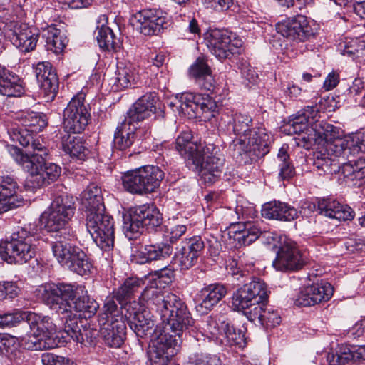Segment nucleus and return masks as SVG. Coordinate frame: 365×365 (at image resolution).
I'll return each instance as SVG.
<instances>
[{"instance_id":"nucleus-48","label":"nucleus","mask_w":365,"mask_h":365,"mask_svg":"<svg viewBox=\"0 0 365 365\" xmlns=\"http://www.w3.org/2000/svg\"><path fill=\"white\" fill-rule=\"evenodd\" d=\"M143 284L142 279L130 277L127 279L123 284L118 289L115 294V297L120 304H122L123 300L130 297Z\"/></svg>"},{"instance_id":"nucleus-20","label":"nucleus","mask_w":365,"mask_h":365,"mask_svg":"<svg viewBox=\"0 0 365 365\" xmlns=\"http://www.w3.org/2000/svg\"><path fill=\"white\" fill-rule=\"evenodd\" d=\"M123 228H156L160 225V214L145 205L138 207L122 215Z\"/></svg>"},{"instance_id":"nucleus-35","label":"nucleus","mask_w":365,"mask_h":365,"mask_svg":"<svg viewBox=\"0 0 365 365\" xmlns=\"http://www.w3.org/2000/svg\"><path fill=\"white\" fill-rule=\"evenodd\" d=\"M246 317L254 323H259L266 328L274 327L279 325L281 317L272 308L267 306L266 302H262L252 309V311L245 312Z\"/></svg>"},{"instance_id":"nucleus-22","label":"nucleus","mask_w":365,"mask_h":365,"mask_svg":"<svg viewBox=\"0 0 365 365\" xmlns=\"http://www.w3.org/2000/svg\"><path fill=\"white\" fill-rule=\"evenodd\" d=\"M333 293V287L329 283L314 284L301 289L295 299L294 304L299 307L314 306L322 302L328 301Z\"/></svg>"},{"instance_id":"nucleus-39","label":"nucleus","mask_w":365,"mask_h":365,"mask_svg":"<svg viewBox=\"0 0 365 365\" xmlns=\"http://www.w3.org/2000/svg\"><path fill=\"white\" fill-rule=\"evenodd\" d=\"M17 119L24 128L34 133L41 131L47 125L45 115L34 111H21L18 114Z\"/></svg>"},{"instance_id":"nucleus-18","label":"nucleus","mask_w":365,"mask_h":365,"mask_svg":"<svg viewBox=\"0 0 365 365\" xmlns=\"http://www.w3.org/2000/svg\"><path fill=\"white\" fill-rule=\"evenodd\" d=\"M124 309L130 327L138 337L143 338L151 334L155 323L144 303L133 301L125 304Z\"/></svg>"},{"instance_id":"nucleus-13","label":"nucleus","mask_w":365,"mask_h":365,"mask_svg":"<svg viewBox=\"0 0 365 365\" xmlns=\"http://www.w3.org/2000/svg\"><path fill=\"white\" fill-rule=\"evenodd\" d=\"M74 210L72 197L67 195L58 196L53 201L49 211L41 215L39 226L41 228H62L73 216Z\"/></svg>"},{"instance_id":"nucleus-7","label":"nucleus","mask_w":365,"mask_h":365,"mask_svg":"<svg viewBox=\"0 0 365 365\" xmlns=\"http://www.w3.org/2000/svg\"><path fill=\"white\" fill-rule=\"evenodd\" d=\"M32 159L22 155L19 158L20 165L29 173L25 182L26 188L31 190L40 188L60 176L61 169L56 164L46 163V158L39 156H34Z\"/></svg>"},{"instance_id":"nucleus-47","label":"nucleus","mask_w":365,"mask_h":365,"mask_svg":"<svg viewBox=\"0 0 365 365\" xmlns=\"http://www.w3.org/2000/svg\"><path fill=\"white\" fill-rule=\"evenodd\" d=\"M76 254L67 267L80 275H84L90 272L92 267L84 252L79 247L76 250Z\"/></svg>"},{"instance_id":"nucleus-36","label":"nucleus","mask_w":365,"mask_h":365,"mask_svg":"<svg viewBox=\"0 0 365 365\" xmlns=\"http://www.w3.org/2000/svg\"><path fill=\"white\" fill-rule=\"evenodd\" d=\"M262 216L269 220L292 221L298 217V212L287 203L274 201L263 205Z\"/></svg>"},{"instance_id":"nucleus-6","label":"nucleus","mask_w":365,"mask_h":365,"mask_svg":"<svg viewBox=\"0 0 365 365\" xmlns=\"http://www.w3.org/2000/svg\"><path fill=\"white\" fill-rule=\"evenodd\" d=\"M81 200L86 213V228H114L113 217L104 213L105 205L100 187L90 184L82 192Z\"/></svg>"},{"instance_id":"nucleus-16","label":"nucleus","mask_w":365,"mask_h":365,"mask_svg":"<svg viewBox=\"0 0 365 365\" xmlns=\"http://www.w3.org/2000/svg\"><path fill=\"white\" fill-rule=\"evenodd\" d=\"M282 243L272 262L273 267L282 272L301 269L305 264V259L297 243L288 237H282Z\"/></svg>"},{"instance_id":"nucleus-11","label":"nucleus","mask_w":365,"mask_h":365,"mask_svg":"<svg viewBox=\"0 0 365 365\" xmlns=\"http://www.w3.org/2000/svg\"><path fill=\"white\" fill-rule=\"evenodd\" d=\"M198 158L199 165H193L204 183L210 185L218 180L225 160L219 148L214 144L206 145Z\"/></svg>"},{"instance_id":"nucleus-49","label":"nucleus","mask_w":365,"mask_h":365,"mask_svg":"<svg viewBox=\"0 0 365 365\" xmlns=\"http://www.w3.org/2000/svg\"><path fill=\"white\" fill-rule=\"evenodd\" d=\"M276 160L279 168V177L281 180H288L294 175V169L289 161L287 148L284 146L279 150Z\"/></svg>"},{"instance_id":"nucleus-10","label":"nucleus","mask_w":365,"mask_h":365,"mask_svg":"<svg viewBox=\"0 0 365 365\" xmlns=\"http://www.w3.org/2000/svg\"><path fill=\"white\" fill-rule=\"evenodd\" d=\"M26 230L13 233L9 239L0 242V257L9 264H23L33 257L30 239L25 237Z\"/></svg>"},{"instance_id":"nucleus-1","label":"nucleus","mask_w":365,"mask_h":365,"mask_svg":"<svg viewBox=\"0 0 365 365\" xmlns=\"http://www.w3.org/2000/svg\"><path fill=\"white\" fill-rule=\"evenodd\" d=\"M319 110L316 106H307L290 117L282 127V131L287 135H299L304 148H309L312 145L325 148L344 159L365 152L364 133L341 138L337 128L327 122L319 121Z\"/></svg>"},{"instance_id":"nucleus-14","label":"nucleus","mask_w":365,"mask_h":365,"mask_svg":"<svg viewBox=\"0 0 365 365\" xmlns=\"http://www.w3.org/2000/svg\"><path fill=\"white\" fill-rule=\"evenodd\" d=\"M276 29L279 34L287 38L304 42L316 34L318 26L314 21L299 14L279 22Z\"/></svg>"},{"instance_id":"nucleus-27","label":"nucleus","mask_w":365,"mask_h":365,"mask_svg":"<svg viewBox=\"0 0 365 365\" xmlns=\"http://www.w3.org/2000/svg\"><path fill=\"white\" fill-rule=\"evenodd\" d=\"M99 325V334L105 344L113 348L120 347L125 337L126 326L124 320L117 319L112 322H103Z\"/></svg>"},{"instance_id":"nucleus-12","label":"nucleus","mask_w":365,"mask_h":365,"mask_svg":"<svg viewBox=\"0 0 365 365\" xmlns=\"http://www.w3.org/2000/svg\"><path fill=\"white\" fill-rule=\"evenodd\" d=\"M209 51L220 60H224L238 53L242 41L235 34L227 30L212 29L205 37Z\"/></svg>"},{"instance_id":"nucleus-58","label":"nucleus","mask_w":365,"mask_h":365,"mask_svg":"<svg viewBox=\"0 0 365 365\" xmlns=\"http://www.w3.org/2000/svg\"><path fill=\"white\" fill-rule=\"evenodd\" d=\"M43 365H76L69 359L53 354V353H44L41 356Z\"/></svg>"},{"instance_id":"nucleus-30","label":"nucleus","mask_w":365,"mask_h":365,"mask_svg":"<svg viewBox=\"0 0 365 365\" xmlns=\"http://www.w3.org/2000/svg\"><path fill=\"white\" fill-rule=\"evenodd\" d=\"M188 75L202 88L207 91L214 89L215 81L211 68L204 57H198L193 62L188 69Z\"/></svg>"},{"instance_id":"nucleus-28","label":"nucleus","mask_w":365,"mask_h":365,"mask_svg":"<svg viewBox=\"0 0 365 365\" xmlns=\"http://www.w3.org/2000/svg\"><path fill=\"white\" fill-rule=\"evenodd\" d=\"M158 98L155 93H148L140 97L127 113L125 119L133 123L143 120L155 113Z\"/></svg>"},{"instance_id":"nucleus-3","label":"nucleus","mask_w":365,"mask_h":365,"mask_svg":"<svg viewBox=\"0 0 365 365\" xmlns=\"http://www.w3.org/2000/svg\"><path fill=\"white\" fill-rule=\"evenodd\" d=\"M44 303L56 312L63 314L65 321L70 315L90 318L99 307L98 304L86 294L84 287L74 288L68 284H46L38 289Z\"/></svg>"},{"instance_id":"nucleus-9","label":"nucleus","mask_w":365,"mask_h":365,"mask_svg":"<svg viewBox=\"0 0 365 365\" xmlns=\"http://www.w3.org/2000/svg\"><path fill=\"white\" fill-rule=\"evenodd\" d=\"M267 299L266 284L259 278H253L234 292L231 303L234 310L243 312L245 315L247 311H252V308Z\"/></svg>"},{"instance_id":"nucleus-64","label":"nucleus","mask_w":365,"mask_h":365,"mask_svg":"<svg viewBox=\"0 0 365 365\" xmlns=\"http://www.w3.org/2000/svg\"><path fill=\"white\" fill-rule=\"evenodd\" d=\"M203 248L204 242L202 239L200 237H194L190 239L187 251L196 255V258L198 259Z\"/></svg>"},{"instance_id":"nucleus-38","label":"nucleus","mask_w":365,"mask_h":365,"mask_svg":"<svg viewBox=\"0 0 365 365\" xmlns=\"http://www.w3.org/2000/svg\"><path fill=\"white\" fill-rule=\"evenodd\" d=\"M24 93L19 76L0 65V93L8 97H19Z\"/></svg>"},{"instance_id":"nucleus-19","label":"nucleus","mask_w":365,"mask_h":365,"mask_svg":"<svg viewBox=\"0 0 365 365\" xmlns=\"http://www.w3.org/2000/svg\"><path fill=\"white\" fill-rule=\"evenodd\" d=\"M48 232L55 240L52 246L54 257L62 266L67 267L78 248L66 242L76 237L74 232L72 230H48Z\"/></svg>"},{"instance_id":"nucleus-43","label":"nucleus","mask_w":365,"mask_h":365,"mask_svg":"<svg viewBox=\"0 0 365 365\" xmlns=\"http://www.w3.org/2000/svg\"><path fill=\"white\" fill-rule=\"evenodd\" d=\"M31 147L32 148V151H28L27 153H24L19 148L16 147L13 148L11 150V155H13L15 161L20 165V161L19 160V158L21 155L23 157H28L29 160H33V157H41L42 158H46L48 155V149L45 145H43L39 139H32L31 141Z\"/></svg>"},{"instance_id":"nucleus-2","label":"nucleus","mask_w":365,"mask_h":365,"mask_svg":"<svg viewBox=\"0 0 365 365\" xmlns=\"http://www.w3.org/2000/svg\"><path fill=\"white\" fill-rule=\"evenodd\" d=\"M144 299H151L155 310L160 317L163 328L154 331L148 356L151 365H167L173 349L181 342L183 331L192 327L194 320L185 304L175 294L159 295L158 290H145Z\"/></svg>"},{"instance_id":"nucleus-24","label":"nucleus","mask_w":365,"mask_h":365,"mask_svg":"<svg viewBox=\"0 0 365 365\" xmlns=\"http://www.w3.org/2000/svg\"><path fill=\"white\" fill-rule=\"evenodd\" d=\"M227 288L221 284H212L202 288L196 296V310L201 314L210 312L227 294Z\"/></svg>"},{"instance_id":"nucleus-44","label":"nucleus","mask_w":365,"mask_h":365,"mask_svg":"<svg viewBox=\"0 0 365 365\" xmlns=\"http://www.w3.org/2000/svg\"><path fill=\"white\" fill-rule=\"evenodd\" d=\"M342 173L347 180H356L365 179V158H359L354 163L349 160L344 163Z\"/></svg>"},{"instance_id":"nucleus-21","label":"nucleus","mask_w":365,"mask_h":365,"mask_svg":"<svg viewBox=\"0 0 365 365\" xmlns=\"http://www.w3.org/2000/svg\"><path fill=\"white\" fill-rule=\"evenodd\" d=\"M135 18L140 32L146 36L155 35L168 24L167 14L161 9H146L138 12Z\"/></svg>"},{"instance_id":"nucleus-25","label":"nucleus","mask_w":365,"mask_h":365,"mask_svg":"<svg viewBox=\"0 0 365 365\" xmlns=\"http://www.w3.org/2000/svg\"><path fill=\"white\" fill-rule=\"evenodd\" d=\"M98 333L99 331L91 327L89 324L79 326L77 318L73 315H70L68 320L64 322L61 337L63 339L70 337L74 341L90 345Z\"/></svg>"},{"instance_id":"nucleus-5","label":"nucleus","mask_w":365,"mask_h":365,"mask_svg":"<svg viewBox=\"0 0 365 365\" xmlns=\"http://www.w3.org/2000/svg\"><path fill=\"white\" fill-rule=\"evenodd\" d=\"M22 322L27 323L31 334L39 340L49 339L57 331L56 324L48 316L22 310L0 315L1 329L11 327Z\"/></svg>"},{"instance_id":"nucleus-51","label":"nucleus","mask_w":365,"mask_h":365,"mask_svg":"<svg viewBox=\"0 0 365 365\" xmlns=\"http://www.w3.org/2000/svg\"><path fill=\"white\" fill-rule=\"evenodd\" d=\"M117 319L123 320V315L120 314V311L113 299L107 297L103 306V312L99 316L98 323L101 324L103 322H112Z\"/></svg>"},{"instance_id":"nucleus-53","label":"nucleus","mask_w":365,"mask_h":365,"mask_svg":"<svg viewBox=\"0 0 365 365\" xmlns=\"http://www.w3.org/2000/svg\"><path fill=\"white\" fill-rule=\"evenodd\" d=\"M259 230H235L229 232L230 237L244 245H247L258 239Z\"/></svg>"},{"instance_id":"nucleus-62","label":"nucleus","mask_w":365,"mask_h":365,"mask_svg":"<svg viewBox=\"0 0 365 365\" xmlns=\"http://www.w3.org/2000/svg\"><path fill=\"white\" fill-rule=\"evenodd\" d=\"M354 359H356V357L352 346L351 347L343 346L340 347L337 356L339 365L347 364Z\"/></svg>"},{"instance_id":"nucleus-54","label":"nucleus","mask_w":365,"mask_h":365,"mask_svg":"<svg viewBox=\"0 0 365 365\" xmlns=\"http://www.w3.org/2000/svg\"><path fill=\"white\" fill-rule=\"evenodd\" d=\"M33 133L26 128H12L9 131L11 140L19 142L23 147L29 145L33 139Z\"/></svg>"},{"instance_id":"nucleus-50","label":"nucleus","mask_w":365,"mask_h":365,"mask_svg":"<svg viewBox=\"0 0 365 365\" xmlns=\"http://www.w3.org/2000/svg\"><path fill=\"white\" fill-rule=\"evenodd\" d=\"M222 335H225L227 343L230 346H242L245 344L243 332L230 325L228 322H222Z\"/></svg>"},{"instance_id":"nucleus-55","label":"nucleus","mask_w":365,"mask_h":365,"mask_svg":"<svg viewBox=\"0 0 365 365\" xmlns=\"http://www.w3.org/2000/svg\"><path fill=\"white\" fill-rule=\"evenodd\" d=\"M282 237H287L286 235H282L277 233L276 232H272L270 230H264L262 232L260 230L258 231V238L269 245H272L274 247L278 248L282 244Z\"/></svg>"},{"instance_id":"nucleus-29","label":"nucleus","mask_w":365,"mask_h":365,"mask_svg":"<svg viewBox=\"0 0 365 365\" xmlns=\"http://www.w3.org/2000/svg\"><path fill=\"white\" fill-rule=\"evenodd\" d=\"M184 234L181 230H165L163 239L165 243L160 245H148L143 252L145 255V261L160 260L168 257L173 252L171 246L168 242L175 243Z\"/></svg>"},{"instance_id":"nucleus-45","label":"nucleus","mask_w":365,"mask_h":365,"mask_svg":"<svg viewBox=\"0 0 365 365\" xmlns=\"http://www.w3.org/2000/svg\"><path fill=\"white\" fill-rule=\"evenodd\" d=\"M155 276H156V277H157V278L154 279L155 282L153 283H152L151 286L146 287L144 289L143 292L141 294L140 299L141 301L149 302L150 304H152L153 305H154L155 307V305L154 304V303L153 302V300L151 299H144L143 294L145 290H146L148 289H150V288H155L158 290V294L159 295L165 296L167 294H173V293H161L157 287L160 283L161 280L164 284L170 283L171 282L172 278L174 277V272L173 269L168 268L165 266V267H163L161 269L155 271Z\"/></svg>"},{"instance_id":"nucleus-17","label":"nucleus","mask_w":365,"mask_h":365,"mask_svg":"<svg viewBox=\"0 0 365 365\" xmlns=\"http://www.w3.org/2000/svg\"><path fill=\"white\" fill-rule=\"evenodd\" d=\"M6 35L19 51L28 53L36 48L39 33L34 26L21 22L11 21L7 25Z\"/></svg>"},{"instance_id":"nucleus-33","label":"nucleus","mask_w":365,"mask_h":365,"mask_svg":"<svg viewBox=\"0 0 365 365\" xmlns=\"http://www.w3.org/2000/svg\"><path fill=\"white\" fill-rule=\"evenodd\" d=\"M113 86L115 90L132 87L138 80L136 67L130 61L117 58Z\"/></svg>"},{"instance_id":"nucleus-40","label":"nucleus","mask_w":365,"mask_h":365,"mask_svg":"<svg viewBox=\"0 0 365 365\" xmlns=\"http://www.w3.org/2000/svg\"><path fill=\"white\" fill-rule=\"evenodd\" d=\"M62 148L65 153L81 160H84L88 154L81 138L73 135L63 137Z\"/></svg>"},{"instance_id":"nucleus-60","label":"nucleus","mask_w":365,"mask_h":365,"mask_svg":"<svg viewBox=\"0 0 365 365\" xmlns=\"http://www.w3.org/2000/svg\"><path fill=\"white\" fill-rule=\"evenodd\" d=\"M242 78L247 84L256 83L258 75L255 69L247 63H242L240 67Z\"/></svg>"},{"instance_id":"nucleus-15","label":"nucleus","mask_w":365,"mask_h":365,"mask_svg":"<svg viewBox=\"0 0 365 365\" xmlns=\"http://www.w3.org/2000/svg\"><path fill=\"white\" fill-rule=\"evenodd\" d=\"M84 96L82 93L74 96L63 110V126L68 132L80 133L88 123L90 113Z\"/></svg>"},{"instance_id":"nucleus-8","label":"nucleus","mask_w":365,"mask_h":365,"mask_svg":"<svg viewBox=\"0 0 365 365\" xmlns=\"http://www.w3.org/2000/svg\"><path fill=\"white\" fill-rule=\"evenodd\" d=\"M163 176V172L158 167L145 165L124 173L122 182L128 192L143 195L154 192Z\"/></svg>"},{"instance_id":"nucleus-56","label":"nucleus","mask_w":365,"mask_h":365,"mask_svg":"<svg viewBox=\"0 0 365 365\" xmlns=\"http://www.w3.org/2000/svg\"><path fill=\"white\" fill-rule=\"evenodd\" d=\"M16 339L8 334L0 335V353L9 356L17 348Z\"/></svg>"},{"instance_id":"nucleus-61","label":"nucleus","mask_w":365,"mask_h":365,"mask_svg":"<svg viewBox=\"0 0 365 365\" xmlns=\"http://www.w3.org/2000/svg\"><path fill=\"white\" fill-rule=\"evenodd\" d=\"M205 6L216 11H223L229 9L233 4L232 0H203Z\"/></svg>"},{"instance_id":"nucleus-32","label":"nucleus","mask_w":365,"mask_h":365,"mask_svg":"<svg viewBox=\"0 0 365 365\" xmlns=\"http://www.w3.org/2000/svg\"><path fill=\"white\" fill-rule=\"evenodd\" d=\"M339 158L344 159L342 156H338L332 154L325 148H317V151L314 153L313 165L317 168L319 175H331L338 172L340 169V165L344 162H339Z\"/></svg>"},{"instance_id":"nucleus-42","label":"nucleus","mask_w":365,"mask_h":365,"mask_svg":"<svg viewBox=\"0 0 365 365\" xmlns=\"http://www.w3.org/2000/svg\"><path fill=\"white\" fill-rule=\"evenodd\" d=\"M177 108L180 113L187 118L199 116V107L195 95L192 93H182L177 102Z\"/></svg>"},{"instance_id":"nucleus-59","label":"nucleus","mask_w":365,"mask_h":365,"mask_svg":"<svg viewBox=\"0 0 365 365\" xmlns=\"http://www.w3.org/2000/svg\"><path fill=\"white\" fill-rule=\"evenodd\" d=\"M199 107V116L202 113L214 111L217 108L215 101L209 96L195 95Z\"/></svg>"},{"instance_id":"nucleus-34","label":"nucleus","mask_w":365,"mask_h":365,"mask_svg":"<svg viewBox=\"0 0 365 365\" xmlns=\"http://www.w3.org/2000/svg\"><path fill=\"white\" fill-rule=\"evenodd\" d=\"M319 213L339 222L351 220L354 217L353 210L335 200L322 199L318 202Z\"/></svg>"},{"instance_id":"nucleus-57","label":"nucleus","mask_w":365,"mask_h":365,"mask_svg":"<svg viewBox=\"0 0 365 365\" xmlns=\"http://www.w3.org/2000/svg\"><path fill=\"white\" fill-rule=\"evenodd\" d=\"M196 255L190 254L185 248L182 249V252L177 256L175 263L182 270H186L192 267L197 262Z\"/></svg>"},{"instance_id":"nucleus-23","label":"nucleus","mask_w":365,"mask_h":365,"mask_svg":"<svg viewBox=\"0 0 365 365\" xmlns=\"http://www.w3.org/2000/svg\"><path fill=\"white\" fill-rule=\"evenodd\" d=\"M34 69L39 86L47 101H53L58 93V79L51 63L48 61L38 62L34 66Z\"/></svg>"},{"instance_id":"nucleus-4","label":"nucleus","mask_w":365,"mask_h":365,"mask_svg":"<svg viewBox=\"0 0 365 365\" xmlns=\"http://www.w3.org/2000/svg\"><path fill=\"white\" fill-rule=\"evenodd\" d=\"M232 123L237 137L229 148L234 158L247 163L264 157L269 152L273 136L264 126H254L252 118L242 113L233 115Z\"/></svg>"},{"instance_id":"nucleus-41","label":"nucleus","mask_w":365,"mask_h":365,"mask_svg":"<svg viewBox=\"0 0 365 365\" xmlns=\"http://www.w3.org/2000/svg\"><path fill=\"white\" fill-rule=\"evenodd\" d=\"M43 37L46 39L48 49L54 53H61L68 42L67 38L61 31L54 26H48L43 31Z\"/></svg>"},{"instance_id":"nucleus-52","label":"nucleus","mask_w":365,"mask_h":365,"mask_svg":"<svg viewBox=\"0 0 365 365\" xmlns=\"http://www.w3.org/2000/svg\"><path fill=\"white\" fill-rule=\"evenodd\" d=\"M96 39L101 48L110 50L115 48V38L112 30L106 26L98 27Z\"/></svg>"},{"instance_id":"nucleus-63","label":"nucleus","mask_w":365,"mask_h":365,"mask_svg":"<svg viewBox=\"0 0 365 365\" xmlns=\"http://www.w3.org/2000/svg\"><path fill=\"white\" fill-rule=\"evenodd\" d=\"M235 212L237 215H242V217L252 216L255 212L254 206L243 200H237Z\"/></svg>"},{"instance_id":"nucleus-31","label":"nucleus","mask_w":365,"mask_h":365,"mask_svg":"<svg viewBox=\"0 0 365 365\" xmlns=\"http://www.w3.org/2000/svg\"><path fill=\"white\" fill-rule=\"evenodd\" d=\"M18 186L11 177L0 179V213L19 207L23 204V199L16 195Z\"/></svg>"},{"instance_id":"nucleus-37","label":"nucleus","mask_w":365,"mask_h":365,"mask_svg":"<svg viewBox=\"0 0 365 365\" xmlns=\"http://www.w3.org/2000/svg\"><path fill=\"white\" fill-rule=\"evenodd\" d=\"M138 129L135 123L124 119L117 127L114 134L113 143L116 149L126 150L136 141Z\"/></svg>"},{"instance_id":"nucleus-46","label":"nucleus","mask_w":365,"mask_h":365,"mask_svg":"<svg viewBox=\"0 0 365 365\" xmlns=\"http://www.w3.org/2000/svg\"><path fill=\"white\" fill-rule=\"evenodd\" d=\"M88 232L101 249L109 250L113 247V230H88Z\"/></svg>"},{"instance_id":"nucleus-26","label":"nucleus","mask_w":365,"mask_h":365,"mask_svg":"<svg viewBox=\"0 0 365 365\" xmlns=\"http://www.w3.org/2000/svg\"><path fill=\"white\" fill-rule=\"evenodd\" d=\"M175 148L188 163L199 165V155L204 146L194 138L191 131L181 132L175 139Z\"/></svg>"}]
</instances>
